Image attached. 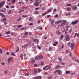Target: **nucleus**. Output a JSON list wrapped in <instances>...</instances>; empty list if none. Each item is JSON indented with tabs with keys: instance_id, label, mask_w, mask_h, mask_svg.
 Listing matches in <instances>:
<instances>
[{
	"instance_id": "c9c22d12",
	"label": "nucleus",
	"mask_w": 79,
	"mask_h": 79,
	"mask_svg": "<svg viewBox=\"0 0 79 79\" xmlns=\"http://www.w3.org/2000/svg\"><path fill=\"white\" fill-rule=\"evenodd\" d=\"M66 73L67 74H69V73H70V72L69 71H66Z\"/></svg>"
},
{
	"instance_id": "e433bc0d",
	"label": "nucleus",
	"mask_w": 79,
	"mask_h": 79,
	"mask_svg": "<svg viewBox=\"0 0 79 79\" xmlns=\"http://www.w3.org/2000/svg\"><path fill=\"white\" fill-rule=\"evenodd\" d=\"M60 32V30H57L56 32V34H58Z\"/></svg>"
},
{
	"instance_id": "f3484780",
	"label": "nucleus",
	"mask_w": 79,
	"mask_h": 79,
	"mask_svg": "<svg viewBox=\"0 0 79 79\" xmlns=\"http://www.w3.org/2000/svg\"><path fill=\"white\" fill-rule=\"evenodd\" d=\"M31 63L32 64H34V63L35 62V60H34V59H31Z\"/></svg>"
},
{
	"instance_id": "603ef678",
	"label": "nucleus",
	"mask_w": 79,
	"mask_h": 79,
	"mask_svg": "<svg viewBox=\"0 0 79 79\" xmlns=\"http://www.w3.org/2000/svg\"><path fill=\"white\" fill-rule=\"evenodd\" d=\"M71 31H72V29H71L69 31V32L70 33H71Z\"/></svg>"
},
{
	"instance_id": "4468645a",
	"label": "nucleus",
	"mask_w": 79,
	"mask_h": 79,
	"mask_svg": "<svg viewBox=\"0 0 79 79\" xmlns=\"http://www.w3.org/2000/svg\"><path fill=\"white\" fill-rule=\"evenodd\" d=\"M39 11H36L35 12L33 13V14H34V15H37V14H39Z\"/></svg>"
},
{
	"instance_id": "338daca9",
	"label": "nucleus",
	"mask_w": 79,
	"mask_h": 79,
	"mask_svg": "<svg viewBox=\"0 0 79 79\" xmlns=\"http://www.w3.org/2000/svg\"><path fill=\"white\" fill-rule=\"evenodd\" d=\"M44 39H47V37L46 36H44Z\"/></svg>"
},
{
	"instance_id": "f257e3e1",
	"label": "nucleus",
	"mask_w": 79,
	"mask_h": 79,
	"mask_svg": "<svg viewBox=\"0 0 79 79\" xmlns=\"http://www.w3.org/2000/svg\"><path fill=\"white\" fill-rule=\"evenodd\" d=\"M44 58V56L41 55H38L36 56L35 58L36 60H42Z\"/></svg>"
},
{
	"instance_id": "423d86ee",
	"label": "nucleus",
	"mask_w": 79,
	"mask_h": 79,
	"mask_svg": "<svg viewBox=\"0 0 79 79\" xmlns=\"http://www.w3.org/2000/svg\"><path fill=\"white\" fill-rule=\"evenodd\" d=\"M66 21L65 20H64L63 21V22L62 23L61 25H60V27H61L62 26H64V25H65V23H66Z\"/></svg>"
},
{
	"instance_id": "ddd939ff",
	"label": "nucleus",
	"mask_w": 79,
	"mask_h": 79,
	"mask_svg": "<svg viewBox=\"0 0 79 79\" xmlns=\"http://www.w3.org/2000/svg\"><path fill=\"white\" fill-rule=\"evenodd\" d=\"M55 23V21L54 20H52L51 22V26H53V24Z\"/></svg>"
},
{
	"instance_id": "69168bd1",
	"label": "nucleus",
	"mask_w": 79,
	"mask_h": 79,
	"mask_svg": "<svg viewBox=\"0 0 79 79\" xmlns=\"http://www.w3.org/2000/svg\"><path fill=\"white\" fill-rule=\"evenodd\" d=\"M42 10H43V11H44V10H45V8H42Z\"/></svg>"
},
{
	"instance_id": "473e14b6",
	"label": "nucleus",
	"mask_w": 79,
	"mask_h": 79,
	"mask_svg": "<svg viewBox=\"0 0 79 79\" xmlns=\"http://www.w3.org/2000/svg\"><path fill=\"white\" fill-rule=\"evenodd\" d=\"M67 6H71V4H68L67 5Z\"/></svg>"
},
{
	"instance_id": "7c9ffc66",
	"label": "nucleus",
	"mask_w": 79,
	"mask_h": 79,
	"mask_svg": "<svg viewBox=\"0 0 79 79\" xmlns=\"http://www.w3.org/2000/svg\"><path fill=\"white\" fill-rule=\"evenodd\" d=\"M70 45H71V43L70 42H68L67 43V45L68 46H70Z\"/></svg>"
},
{
	"instance_id": "cd10ccee",
	"label": "nucleus",
	"mask_w": 79,
	"mask_h": 79,
	"mask_svg": "<svg viewBox=\"0 0 79 79\" xmlns=\"http://www.w3.org/2000/svg\"><path fill=\"white\" fill-rule=\"evenodd\" d=\"M19 50V48H18V49L16 51V53H17V52H18Z\"/></svg>"
},
{
	"instance_id": "c03bdc74",
	"label": "nucleus",
	"mask_w": 79,
	"mask_h": 79,
	"mask_svg": "<svg viewBox=\"0 0 79 79\" xmlns=\"http://www.w3.org/2000/svg\"><path fill=\"white\" fill-rule=\"evenodd\" d=\"M23 54H21V55H20V57L22 58V57H23Z\"/></svg>"
},
{
	"instance_id": "6e6d98bb",
	"label": "nucleus",
	"mask_w": 79,
	"mask_h": 79,
	"mask_svg": "<svg viewBox=\"0 0 79 79\" xmlns=\"http://www.w3.org/2000/svg\"><path fill=\"white\" fill-rule=\"evenodd\" d=\"M38 1H39V0H36L35 3H38Z\"/></svg>"
},
{
	"instance_id": "4be33fe9",
	"label": "nucleus",
	"mask_w": 79,
	"mask_h": 79,
	"mask_svg": "<svg viewBox=\"0 0 79 79\" xmlns=\"http://www.w3.org/2000/svg\"><path fill=\"white\" fill-rule=\"evenodd\" d=\"M17 27H19V28H20L21 27H23V26L21 25H20L17 26Z\"/></svg>"
},
{
	"instance_id": "de8ad7c7",
	"label": "nucleus",
	"mask_w": 79,
	"mask_h": 79,
	"mask_svg": "<svg viewBox=\"0 0 79 79\" xmlns=\"http://www.w3.org/2000/svg\"><path fill=\"white\" fill-rule=\"evenodd\" d=\"M34 74H37V71H35L34 72Z\"/></svg>"
},
{
	"instance_id": "79ce46f5",
	"label": "nucleus",
	"mask_w": 79,
	"mask_h": 79,
	"mask_svg": "<svg viewBox=\"0 0 79 79\" xmlns=\"http://www.w3.org/2000/svg\"><path fill=\"white\" fill-rule=\"evenodd\" d=\"M39 10V8L36 7L35 8V10Z\"/></svg>"
},
{
	"instance_id": "680f3d73",
	"label": "nucleus",
	"mask_w": 79,
	"mask_h": 79,
	"mask_svg": "<svg viewBox=\"0 0 79 79\" xmlns=\"http://www.w3.org/2000/svg\"><path fill=\"white\" fill-rule=\"evenodd\" d=\"M58 70H56V71L55 72V73H57V72H58Z\"/></svg>"
},
{
	"instance_id": "3c124183",
	"label": "nucleus",
	"mask_w": 79,
	"mask_h": 79,
	"mask_svg": "<svg viewBox=\"0 0 79 79\" xmlns=\"http://www.w3.org/2000/svg\"><path fill=\"white\" fill-rule=\"evenodd\" d=\"M29 74L28 73H26V74H25V76H29Z\"/></svg>"
},
{
	"instance_id": "a18cd8bd",
	"label": "nucleus",
	"mask_w": 79,
	"mask_h": 79,
	"mask_svg": "<svg viewBox=\"0 0 79 79\" xmlns=\"http://www.w3.org/2000/svg\"><path fill=\"white\" fill-rule=\"evenodd\" d=\"M1 64L2 65H5V62H3L2 63H1Z\"/></svg>"
},
{
	"instance_id": "393cba45",
	"label": "nucleus",
	"mask_w": 79,
	"mask_h": 79,
	"mask_svg": "<svg viewBox=\"0 0 79 79\" xmlns=\"http://www.w3.org/2000/svg\"><path fill=\"white\" fill-rule=\"evenodd\" d=\"M6 34H10V31H9L8 32H6Z\"/></svg>"
},
{
	"instance_id": "f03ea898",
	"label": "nucleus",
	"mask_w": 79,
	"mask_h": 79,
	"mask_svg": "<svg viewBox=\"0 0 79 79\" xmlns=\"http://www.w3.org/2000/svg\"><path fill=\"white\" fill-rule=\"evenodd\" d=\"M51 68V66H50V65H47L44 67L43 68V69L44 71H47L50 69Z\"/></svg>"
},
{
	"instance_id": "37998d69",
	"label": "nucleus",
	"mask_w": 79,
	"mask_h": 79,
	"mask_svg": "<svg viewBox=\"0 0 79 79\" xmlns=\"http://www.w3.org/2000/svg\"><path fill=\"white\" fill-rule=\"evenodd\" d=\"M33 41L35 42H36V41H37V39H34L33 40Z\"/></svg>"
},
{
	"instance_id": "5fc2aeb1",
	"label": "nucleus",
	"mask_w": 79,
	"mask_h": 79,
	"mask_svg": "<svg viewBox=\"0 0 79 79\" xmlns=\"http://www.w3.org/2000/svg\"><path fill=\"white\" fill-rule=\"evenodd\" d=\"M39 35H42V33H40L39 34Z\"/></svg>"
},
{
	"instance_id": "f8f14e48",
	"label": "nucleus",
	"mask_w": 79,
	"mask_h": 79,
	"mask_svg": "<svg viewBox=\"0 0 79 79\" xmlns=\"http://www.w3.org/2000/svg\"><path fill=\"white\" fill-rule=\"evenodd\" d=\"M0 11H1V12H3V13H4L5 11H6V9L4 8H3V9L0 10Z\"/></svg>"
},
{
	"instance_id": "49530a36",
	"label": "nucleus",
	"mask_w": 79,
	"mask_h": 79,
	"mask_svg": "<svg viewBox=\"0 0 79 79\" xmlns=\"http://www.w3.org/2000/svg\"><path fill=\"white\" fill-rule=\"evenodd\" d=\"M50 11H51V9H49L48 11V13H49L50 12Z\"/></svg>"
},
{
	"instance_id": "f704fd0d",
	"label": "nucleus",
	"mask_w": 79,
	"mask_h": 79,
	"mask_svg": "<svg viewBox=\"0 0 79 79\" xmlns=\"http://www.w3.org/2000/svg\"><path fill=\"white\" fill-rule=\"evenodd\" d=\"M12 2L13 3H15V2H16L15 0H12Z\"/></svg>"
},
{
	"instance_id": "9b49d317",
	"label": "nucleus",
	"mask_w": 79,
	"mask_h": 79,
	"mask_svg": "<svg viewBox=\"0 0 79 79\" xmlns=\"http://www.w3.org/2000/svg\"><path fill=\"white\" fill-rule=\"evenodd\" d=\"M77 23H78V20H76L75 22H72V24L73 25H75V24H76Z\"/></svg>"
},
{
	"instance_id": "1a4fd4ad",
	"label": "nucleus",
	"mask_w": 79,
	"mask_h": 79,
	"mask_svg": "<svg viewBox=\"0 0 79 79\" xmlns=\"http://www.w3.org/2000/svg\"><path fill=\"white\" fill-rule=\"evenodd\" d=\"M61 22H62V20H60L58 22H55V24H58L60 23H61Z\"/></svg>"
},
{
	"instance_id": "b1692460",
	"label": "nucleus",
	"mask_w": 79,
	"mask_h": 79,
	"mask_svg": "<svg viewBox=\"0 0 79 79\" xmlns=\"http://www.w3.org/2000/svg\"><path fill=\"white\" fill-rule=\"evenodd\" d=\"M21 17H20L17 20V21H21Z\"/></svg>"
},
{
	"instance_id": "5701e85b",
	"label": "nucleus",
	"mask_w": 79,
	"mask_h": 79,
	"mask_svg": "<svg viewBox=\"0 0 79 79\" xmlns=\"http://www.w3.org/2000/svg\"><path fill=\"white\" fill-rule=\"evenodd\" d=\"M60 68V65H57L56 67H55V69H58V68Z\"/></svg>"
},
{
	"instance_id": "ea45409f",
	"label": "nucleus",
	"mask_w": 79,
	"mask_h": 79,
	"mask_svg": "<svg viewBox=\"0 0 79 79\" xmlns=\"http://www.w3.org/2000/svg\"><path fill=\"white\" fill-rule=\"evenodd\" d=\"M27 34H28V32H25V34H24V35H27Z\"/></svg>"
},
{
	"instance_id": "9d476101",
	"label": "nucleus",
	"mask_w": 79,
	"mask_h": 79,
	"mask_svg": "<svg viewBox=\"0 0 79 79\" xmlns=\"http://www.w3.org/2000/svg\"><path fill=\"white\" fill-rule=\"evenodd\" d=\"M13 60V57H10L8 59V61L9 64H10L11 60Z\"/></svg>"
},
{
	"instance_id": "7ed1b4c3",
	"label": "nucleus",
	"mask_w": 79,
	"mask_h": 79,
	"mask_svg": "<svg viewBox=\"0 0 79 79\" xmlns=\"http://www.w3.org/2000/svg\"><path fill=\"white\" fill-rule=\"evenodd\" d=\"M76 44L74 43H71L70 45V48H71L72 50H74V47H75Z\"/></svg>"
},
{
	"instance_id": "2f4dec72",
	"label": "nucleus",
	"mask_w": 79,
	"mask_h": 79,
	"mask_svg": "<svg viewBox=\"0 0 79 79\" xmlns=\"http://www.w3.org/2000/svg\"><path fill=\"white\" fill-rule=\"evenodd\" d=\"M75 61H76V62H77V63H79V60L75 59Z\"/></svg>"
},
{
	"instance_id": "a211bd4d",
	"label": "nucleus",
	"mask_w": 79,
	"mask_h": 79,
	"mask_svg": "<svg viewBox=\"0 0 79 79\" xmlns=\"http://www.w3.org/2000/svg\"><path fill=\"white\" fill-rule=\"evenodd\" d=\"M6 18H4V19H2L1 21V22H2V23L3 22V21H4L6 20Z\"/></svg>"
},
{
	"instance_id": "c756f323",
	"label": "nucleus",
	"mask_w": 79,
	"mask_h": 79,
	"mask_svg": "<svg viewBox=\"0 0 79 79\" xmlns=\"http://www.w3.org/2000/svg\"><path fill=\"white\" fill-rule=\"evenodd\" d=\"M46 14H47V12H46L44 13H43L42 14V15L43 16H44L45 15H46Z\"/></svg>"
},
{
	"instance_id": "72a5a7b5",
	"label": "nucleus",
	"mask_w": 79,
	"mask_h": 79,
	"mask_svg": "<svg viewBox=\"0 0 79 79\" xmlns=\"http://www.w3.org/2000/svg\"><path fill=\"white\" fill-rule=\"evenodd\" d=\"M37 48H38L39 49V50H41V48L40 47V46H37Z\"/></svg>"
},
{
	"instance_id": "4c0bfd02",
	"label": "nucleus",
	"mask_w": 79,
	"mask_h": 79,
	"mask_svg": "<svg viewBox=\"0 0 79 79\" xmlns=\"http://www.w3.org/2000/svg\"><path fill=\"white\" fill-rule=\"evenodd\" d=\"M25 29H26L25 28H21L20 29V30L21 31H22L23 30H24Z\"/></svg>"
},
{
	"instance_id": "0eeeda50",
	"label": "nucleus",
	"mask_w": 79,
	"mask_h": 79,
	"mask_svg": "<svg viewBox=\"0 0 79 79\" xmlns=\"http://www.w3.org/2000/svg\"><path fill=\"white\" fill-rule=\"evenodd\" d=\"M42 77L41 76H38L34 77V79H41Z\"/></svg>"
},
{
	"instance_id": "20e7f679",
	"label": "nucleus",
	"mask_w": 79,
	"mask_h": 79,
	"mask_svg": "<svg viewBox=\"0 0 79 79\" xmlns=\"http://www.w3.org/2000/svg\"><path fill=\"white\" fill-rule=\"evenodd\" d=\"M65 40L66 41H69L71 40V39L69 37V35H67L65 36Z\"/></svg>"
},
{
	"instance_id": "aec40b11",
	"label": "nucleus",
	"mask_w": 79,
	"mask_h": 79,
	"mask_svg": "<svg viewBox=\"0 0 79 79\" xmlns=\"http://www.w3.org/2000/svg\"><path fill=\"white\" fill-rule=\"evenodd\" d=\"M71 15V14L69 12L65 14L66 16H68V15Z\"/></svg>"
},
{
	"instance_id": "774afa93",
	"label": "nucleus",
	"mask_w": 79,
	"mask_h": 79,
	"mask_svg": "<svg viewBox=\"0 0 79 79\" xmlns=\"http://www.w3.org/2000/svg\"><path fill=\"white\" fill-rule=\"evenodd\" d=\"M77 36L78 37V38H79V33H78L77 34Z\"/></svg>"
},
{
	"instance_id": "58836bf2",
	"label": "nucleus",
	"mask_w": 79,
	"mask_h": 79,
	"mask_svg": "<svg viewBox=\"0 0 79 79\" xmlns=\"http://www.w3.org/2000/svg\"><path fill=\"white\" fill-rule=\"evenodd\" d=\"M58 72L59 74H60V73H61V70H59L58 71Z\"/></svg>"
},
{
	"instance_id": "8fccbe9b",
	"label": "nucleus",
	"mask_w": 79,
	"mask_h": 79,
	"mask_svg": "<svg viewBox=\"0 0 79 79\" xmlns=\"http://www.w3.org/2000/svg\"><path fill=\"white\" fill-rule=\"evenodd\" d=\"M34 66H35V67H37V66H38V65L37 64H35L34 65Z\"/></svg>"
},
{
	"instance_id": "dca6fc26",
	"label": "nucleus",
	"mask_w": 79,
	"mask_h": 79,
	"mask_svg": "<svg viewBox=\"0 0 79 79\" xmlns=\"http://www.w3.org/2000/svg\"><path fill=\"white\" fill-rule=\"evenodd\" d=\"M58 42H54V43L53 44V46H56V45L58 44Z\"/></svg>"
},
{
	"instance_id": "13d9d810",
	"label": "nucleus",
	"mask_w": 79,
	"mask_h": 79,
	"mask_svg": "<svg viewBox=\"0 0 79 79\" xmlns=\"http://www.w3.org/2000/svg\"><path fill=\"white\" fill-rule=\"evenodd\" d=\"M11 8H15V6H10Z\"/></svg>"
},
{
	"instance_id": "2eb2a0df",
	"label": "nucleus",
	"mask_w": 79,
	"mask_h": 79,
	"mask_svg": "<svg viewBox=\"0 0 79 79\" xmlns=\"http://www.w3.org/2000/svg\"><path fill=\"white\" fill-rule=\"evenodd\" d=\"M34 5L36 6H38L39 5V4L38 3H34Z\"/></svg>"
},
{
	"instance_id": "09e8293b",
	"label": "nucleus",
	"mask_w": 79,
	"mask_h": 79,
	"mask_svg": "<svg viewBox=\"0 0 79 79\" xmlns=\"http://www.w3.org/2000/svg\"><path fill=\"white\" fill-rule=\"evenodd\" d=\"M2 53V50L0 48V53Z\"/></svg>"
},
{
	"instance_id": "c85d7f7f",
	"label": "nucleus",
	"mask_w": 79,
	"mask_h": 79,
	"mask_svg": "<svg viewBox=\"0 0 79 79\" xmlns=\"http://www.w3.org/2000/svg\"><path fill=\"white\" fill-rule=\"evenodd\" d=\"M63 37H64V35H62L60 37L61 39H63Z\"/></svg>"
},
{
	"instance_id": "052dcab7",
	"label": "nucleus",
	"mask_w": 79,
	"mask_h": 79,
	"mask_svg": "<svg viewBox=\"0 0 79 79\" xmlns=\"http://www.w3.org/2000/svg\"><path fill=\"white\" fill-rule=\"evenodd\" d=\"M72 59L73 60H75V57H73L72 58Z\"/></svg>"
},
{
	"instance_id": "a19ab883",
	"label": "nucleus",
	"mask_w": 79,
	"mask_h": 79,
	"mask_svg": "<svg viewBox=\"0 0 79 79\" xmlns=\"http://www.w3.org/2000/svg\"><path fill=\"white\" fill-rule=\"evenodd\" d=\"M58 60L60 61H61V58H60V57H58Z\"/></svg>"
},
{
	"instance_id": "864d4df0",
	"label": "nucleus",
	"mask_w": 79,
	"mask_h": 79,
	"mask_svg": "<svg viewBox=\"0 0 79 79\" xmlns=\"http://www.w3.org/2000/svg\"><path fill=\"white\" fill-rule=\"evenodd\" d=\"M11 12V10H9V12H8V13H9V14H10Z\"/></svg>"
},
{
	"instance_id": "bb28decb",
	"label": "nucleus",
	"mask_w": 79,
	"mask_h": 79,
	"mask_svg": "<svg viewBox=\"0 0 79 79\" xmlns=\"http://www.w3.org/2000/svg\"><path fill=\"white\" fill-rule=\"evenodd\" d=\"M23 17H24V18H27V15H23L22 16Z\"/></svg>"
},
{
	"instance_id": "6e6552de",
	"label": "nucleus",
	"mask_w": 79,
	"mask_h": 79,
	"mask_svg": "<svg viewBox=\"0 0 79 79\" xmlns=\"http://www.w3.org/2000/svg\"><path fill=\"white\" fill-rule=\"evenodd\" d=\"M72 9L73 10H76L77 9V6L75 5L73 6L72 7Z\"/></svg>"
},
{
	"instance_id": "39448f33",
	"label": "nucleus",
	"mask_w": 79,
	"mask_h": 79,
	"mask_svg": "<svg viewBox=\"0 0 79 79\" xmlns=\"http://www.w3.org/2000/svg\"><path fill=\"white\" fill-rule=\"evenodd\" d=\"M5 5V2H2L0 3V9H1L2 7H3V6Z\"/></svg>"
},
{
	"instance_id": "6ab92c4d",
	"label": "nucleus",
	"mask_w": 79,
	"mask_h": 79,
	"mask_svg": "<svg viewBox=\"0 0 79 79\" xmlns=\"http://www.w3.org/2000/svg\"><path fill=\"white\" fill-rule=\"evenodd\" d=\"M67 10L68 11H70V10H71V8L69 7H68L67 8Z\"/></svg>"
},
{
	"instance_id": "0e129e2a",
	"label": "nucleus",
	"mask_w": 79,
	"mask_h": 79,
	"mask_svg": "<svg viewBox=\"0 0 79 79\" xmlns=\"http://www.w3.org/2000/svg\"><path fill=\"white\" fill-rule=\"evenodd\" d=\"M6 8L8 9L9 8V6H6Z\"/></svg>"
},
{
	"instance_id": "4d7b16f0",
	"label": "nucleus",
	"mask_w": 79,
	"mask_h": 79,
	"mask_svg": "<svg viewBox=\"0 0 79 79\" xmlns=\"http://www.w3.org/2000/svg\"><path fill=\"white\" fill-rule=\"evenodd\" d=\"M58 15H56L55 16V18H56V17H58Z\"/></svg>"
},
{
	"instance_id": "412c9836",
	"label": "nucleus",
	"mask_w": 79,
	"mask_h": 79,
	"mask_svg": "<svg viewBox=\"0 0 79 79\" xmlns=\"http://www.w3.org/2000/svg\"><path fill=\"white\" fill-rule=\"evenodd\" d=\"M11 55H12V56H16V55H15L13 52H12Z\"/></svg>"
},
{
	"instance_id": "e2e57ef3",
	"label": "nucleus",
	"mask_w": 79,
	"mask_h": 79,
	"mask_svg": "<svg viewBox=\"0 0 79 79\" xmlns=\"http://www.w3.org/2000/svg\"><path fill=\"white\" fill-rule=\"evenodd\" d=\"M51 16V15H47V18H50V17Z\"/></svg>"
},
{
	"instance_id": "bf43d9fd",
	"label": "nucleus",
	"mask_w": 79,
	"mask_h": 79,
	"mask_svg": "<svg viewBox=\"0 0 79 79\" xmlns=\"http://www.w3.org/2000/svg\"><path fill=\"white\" fill-rule=\"evenodd\" d=\"M38 72L39 73H40V69H39L38 70Z\"/></svg>"
},
{
	"instance_id": "a878e982",
	"label": "nucleus",
	"mask_w": 79,
	"mask_h": 79,
	"mask_svg": "<svg viewBox=\"0 0 79 79\" xmlns=\"http://www.w3.org/2000/svg\"><path fill=\"white\" fill-rule=\"evenodd\" d=\"M49 51H52V47H49Z\"/></svg>"
}]
</instances>
